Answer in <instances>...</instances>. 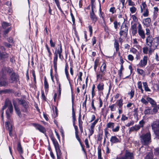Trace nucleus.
<instances>
[{
  "instance_id": "60",
  "label": "nucleus",
  "mask_w": 159,
  "mask_h": 159,
  "mask_svg": "<svg viewBox=\"0 0 159 159\" xmlns=\"http://www.w3.org/2000/svg\"><path fill=\"white\" fill-rule=\"evenodd\" d=\"M128 119L127 117L125 116V115L122 114V117L121 118V120L122 121H124L125 120H127Z\"/></svg>"
},
{
  "instance_id": "2",
  "label": "nucleus",
  "mask_w": 159,
  "mask_h": 159,
  "mask_svg": "<svg viewBox=\"0 0 159 159\" xmlns=\"http://www.w3.org/2000/svg\"><path fill=\"white\" fill-rule=\"evenodd\" d=\"M7 107H8V109L6 111V114L7 115V119H9L10 117V115L8 112V110H9L11 113H12L13 111V108L11 102L8 99H6L5 102L4 106L3 107L2 109V112L1 117H2V120L3 119V110L5 109Z\"/></svg>"
},
{
  "instance_id": "46",
  "label": "nucleus",
  "mask_w": 159,
  "mask_h": 159,
  "mask_svg": "<svg viewBox=\"0 0 159 159\" xmlns=\"http://www.w3.org/2000/svg\"><path fill=\"white\" fill-rule=\"evenodd\" d=\"M143 51L144 53L147 54L148 52L149 49L147 47H144L143 48Z\"/></svg>"
},
{
  "instance_id": "55",
  "label": "nucleus",
  "mask_w": 159,
  "mask_h": 159,
  "mask_svg": "<svg viewBox=\"0 0 159 159\" xmlns=\"http://www.w3.org/2000/svg\"><path fill=\"white\" fill-rule=\"evenodd\" d=\"M50 46L52 47H55L56 43L55 42H53L52 41V39H51L50 40Z\"/></svg>"
},
{
  "instance_id": "29",
  "label": "nucleus",
  "mask_w": 159,
  "mask_h": 159,
  "mask_svg": "<svg viewBox=\"0 0 159 159\" xmlns=\"http://www.w3.org/2000/svg\"><path fill=\"white\" fill-rule=\"evenodd\" d=\"M99 65V61L98 59H96L94 61V69L95 72H96V69L97 66Z\"/></svg>"
},
{
  "instance_id": "26",
  "label": "nucleus",
  "mask_w": 159,
  "mask_h": 159,
  "mask_svg": "<svg viewBox=\"0 0 159 159\" xmlns=\"http://www.w3.org/2000/svg\"><path fill=\"white\" fill-rule=\"evenodd\" d=\"M144 113L145 115L152 114L153 113L152 112V110L149 107H147L144 111Z\"/></svg>"
},
{
  "instance_id": "19",
  "label": "nucleus",
  "mask_w": 159,
  "mask_h": 159,
  "mask_svg": "<svg viewBox=\"0 0 159 159\" xmlns=\"http://www.w3.org/2000/svg\"><path fill=\"white\" fill-rule=\"evenodd\" d=\"M159 120H156L154 121L151 125L152 129L154 130H156L157 128H159Z\"/></svg>"
},
{
  "instance_id": "6",
  "label": "nucleus",
  "mask_w": 159,
  "mask_h": 159,
  "mask_svg": "<svg viewBox=\"0 0 159 159\" xmlns=\"http://www.w3.org/2000/svg\"><path fill=\"white\" fill-rule=\"evenodd\" d=\"M50 138L54 146L57 155H62V153L60 148L59 145L57 140L54 138L53 136H51Z\"/></svg>"
},
{
  "instance_id": "36",
  "label": "nucleus",
  "mask_w": 159,
  "mask_h": 159,
  "mask_svg": "<svg viewBox=\"0 0 159 159\" xmlns=\"http://www.w3.org/2000/svg\"><path fill=\"white\" fill-rule=\"evenodd\" d=\"M20 104L22 105L23 107H28L27 102L25 100H20Z\"/></svg>"
},
{
  "instance_id": "18",
  "label": "nucleus",
  "mask_w": 159,
  "mask_h": 159,
  "mask_svg": "<svg viewBox=\"0 0 159 159\" xmlns=\"http://www.w3.org/2000/svg\"><path fill=\"white\" fill-rule=\"evenodd\" d=\"M110 142L111 143H115L120 142L119 139L116 136H112L110 139Z\"/></svg>"
},
{
  "instance_id": "31",
  "label": "nucleus",
  "mask_w": 159,
  "mask_h": 159,
  "mask_svg": "<svg viewBox=\"0 0 159 159\" xmlns=\"http://www.w3.org/2000/svg\"><path fill=\"white\" fill-rule=\"evenodd\" d=\"M137 72L138 74L143 76H144L145 75V71L142 69L138 68L137 69Z\"/></svg>"
},
{
  "instance_id": "10",
  "label": "nucleus",
  "mask_w": 159,
  "mask_h": 159,
  "mask_svg": "<svg viewBox=\"0 0 159 159\" xmlns=\"http://www.w3.org/2000/svg\"><path fill=\"white\" fill-rule=\"evenodd\" d=\"M148 60V57L147 56H144L138 64L140 67H144L147 65Z\"/></svg>"
},
{
  "instance_id": "45",
  "label": "nucleus",
  "mask_w": 159,
  "mask_h": 159,
  "mask_svg": "<svg viewBox=\"0 0 159 159\" xmlns=\"http://www.w3.org/2000/svg\"><path fill=\"white\" fill-rule=\"evenodd\" d=\"M127 32L125 31H124L120 30L119 32V34L120 37L122 36H126L127 34Z\"/></svg>"
},
{
  "instance_id": "28",
  "label": "nucleus",
  "mask_w": 159,
  "mask_h": 159,
  "mask_svg": "<svg viewBox=\"0 0 159 159\" xmlns=\"http://www.w3.org/2000/svg\"><path fill=\"white\" fill-rule=\"evenodd\" d=\"M115 124L113 122H109L107 125V128H110L112 129L115 126Z\"/></svg>"
},
{
  "instance_id": "12",
  "label": "nucleus",
  "mask_w": 159,
  "mask_h": 159,
  "mask_svg": "<svg viewBox=\"0 0 159 159\" xmlns=\"http://www.w3.org/2000/svg\"><path fill=\"white\" fill-rule=\"evenodd\" d=\"M33 125L36 129L39 130V131L43 134H45L46 130L45 128L42 125L36 123L33 124Z\"/></svg>"
},
{
  "instance_id": "63",
  "label": "nucleus",
  "mask_w": 159,
  "mask_h": 159,
  "mask_svg": "<svg viewBox=\"0 0 159 159\" xmlns=\"http://www.w3.org/2000/svg\"><path fill=\"white\" fill-rule=\"evenodd\" d=\"M145 124V122L144 120H142L139 122V126H140V127H143V125Z\"/></svg>"
},
{
  "instance_id": "43",
  "label": "nucleus",
  "mask_w": 159,
  "mask_h": 159,
  "mask_svg": "<svg viewBox=\"0 0 159 159\" xmlns=\"http://www.w3.org/2000/svg\"><path fill=\"white\" fill-rule=\"evenodd\" d=\"M109 108H110L111 111H114L116 110V107L115 104H113L109 106Z\"/></svg>"
},
{
  "instance_id": "13",
  "label": "nucleus",
  "mask_w": 159,
  "mask_h": 159,
  "mask_svg": "<svg viewBox=\"0 0 159 159\" xmlns=\"http://www.w3.org/2000/svg\"><path fill=\"white\" fill-rule=\"evenodd\" d=\"M106 72H105L102 70L101 71V70H100L99 71L97 72L96 73L97 79V80H102L103 76L105 75Z\"/></svg>"
},
{
  "instance_id": "4",
  "label": "nucleus",
  "mask_w": 159,
  "mask_h": 159,
  "mask_svg": "<svg viewBox=\"0 0 159 159\" xmlns=\"http://www.w3.org/2000/svg\"><path fill=\"white\" fill-rule=\"evenodd\" d=\"M140 139L142 144L146 145L149 144L150 142L151 135L150 133L143 134L140 136Z\"/></svg>"
},
{
  "instance_id": "47",
  "label": "nucleus",
  "mask_w": 159,
  "mask_h": 159,
  "mask_svg": "<svg viewBox=\"0 0 159 159\" xmlns=\"http://www.w3.org/2000/svg\"><path fill=\"white\" fill-rule=\"evenodd\" d=\"M130 52L133 54H136L138 52L137 50L134 48H131L130 49Z\"/></svg>"
},
{
  "instance_id": "24",
  "label": "nucleus",
  "mask_w": 159,
  "mask_h": 159,
  "mask_svg": "<svg viewBox=\"0 0 159 159\" xmlns=\"http://www.w3.org/2000/svg\"><path fill=\"white\" fill-rule=\"evenodd\" d=\"M107 66L105 61L103 62L100 67V70L106 72L107 71Z\"/></svg>"
},
{
  "instance_id": "58",
  "label": "nucleus",
  "mask_w": 159,
  "mask_h": 159,
  "mask_svg": "<svg viewBox=\"0 0 159 159\" xmlns=\"http://www.w3.org/2000/svg\"><path fill=\"white\" fill-rule=\"evenodd\" d=\"M17 150L20 153H22L23 152L21 146L20 144H18V145Z\"/></svg>"
},
{
  "instance_id": "42",
  "label": "nucleus",
  "mask_w": 159,
  "mask_h": 159,
  "mask_svg": "<svg viewBox=\"0 0 159 159\" xmlns=\"http://www.w3.org/2000/svg\"><path fill=\"white\" fill-rule=\"evenodd\" d=\"M128 2V5L129 6L133 7L135 5V3L131 0H127Z\"/></svg>"
},
{
  "instance_id": "20",
  "label": "nucleus",
  "mask_w": 159,
  "mask_h": 159,
  "mask_svg": "<svg viewBox=\"0 0 159 159\" xmlns=\"http://www.w3.org/2000/svg\"><path fill=\"white\" fill-rule=\"evenodd\" d=\"M8 54L5 52H1L0 51V56L2 59L4 60L7 58L8 57Z\"/></svg>"
},
{
  "instance_id": "33",
  "label": "nucleus",
  "mask_w": 159,
  "mask_h": 159,
  "mask_svg": "<svg viewBox=\"0 0 159 159\" xmlns=\"http://www.w3.org/2000/svg\"><path fill=\"white\" fill-rule=\"evenodd\" d=\"M123 100L121 99L117 101V105L119 108H122L123 104Z\"/></svg>"
},
{
  "instance_id": "38",
  "label": "nucleus",
  "mask_w": 159,
  "mask_h": 159,
  "mask_svg": "<svg viewBox=\"0 0 159 159\" xmlns=\"http://www.w3.org/2000/svg\"><path fill=\"white\" fill-rule=\"evenodd\" d=\"M154 43H156L157 45L156 46H157L159 44V36L156 37L155 38H154Z\"/></svg>"
},
{
  "instance_id": "57",
  "label": "nucleus",
  "mask_w": 159,
  "mask_h": 159,
  "mask_svg": "<svg viewBox=\"0 0 159 159\" xmlns=\"http://www.w3.org/2000/svg\"><path fill=\"white\" fill-rule=\"evenodd\" d=\"M10 125V122L9 121L6 122L5 123V126L6 128L8 130L10 129L11 128H10L9 125Z\"/></svg>"
},
{
  "instance_id": "53",
  "label": "nucleus",
  "mask_w": 159,
  "mask_h": 159,
  "mask_svg": "<svg viewBox=\"0 0 159 159\" xmlns=\"http://www.w3.org/2000/svg\"><path fill=\"white\" fill-rule=\"evenodd\" d=\"M28 107H23L21 108V111H22L25 112V113H28Z\"/></svg>"
},
{
  "instance_id": "8",
  "label": "nucleus",
  "mask_w": 159,
  "mask_h": 159,
  "mask_svg": "<svg viewBox=\"0 0 159 159\" xmlns=\"http://www.w3.org/2000/svg\"><path fill=\"white\" fill-rule=\"evenodd\" d=\"M138 33L139 36L142 39H144L145 38V32L143 29L141 24L139 23H138Z\"/></svg>"
},
{
  "instance_id": "3",
  "label": "nucleus",
  "mask_w": 159,
  "mask_h": 159,
  "mask_svg": "<svg viewBox=\"0 0 159 159\" xmlns=\"http://www.w3.org/2000/svg\"><path fill=\"white\" fill-rule=\"evenodd\" d=\"M134 156L133 153L130 152L129 150H126L124 154L121 152L117 156L116 159H134Z\"/></svg>"
},
{
  "instance_id": "56",
  "label": "nucleus",
  "mask_w": 159,
  "mask_h": 159,
  "mask_svg": "<svg viewBox=\"0 0 159 159\" xmlns=\"http://www.w3.org/2000/svg\"><path fill=\"white\" fill-rule=\"evenodd\" d=\"M83 75V73L81 72H79L78 74V79L80 81H82V76Z\"/></svg>"
},
{
  "instance_id": "51",
  "label": "nucleus",
  "mask_w": 159,
  "mask_h": 159,
  "mask_svg": "<svg viewBox=\"0 0 159 159\" xmlns=\"http://www.w3.org/2000/svg\"><path fill=\"white\" fill-rule=\"evenodd\" d=\"M148 101H149V102L152 105H154L155 104V102L153 100L150 98H147Z\"/></svg>"
},
{
  "instance_id": "50",
  "label": "nucleus",
  "mask_w": 159,
  "mask_h": 159,
  "mask_svg": "<svg viewBox=\"0 0 159 159\" xmlns=\"http://www.w3.org/2000/svg\"><path fill=\"white\" fill-rule=\"evenodd\" d=\"M124 70L123 66H121L120 68L118 71V74L120 77H121L122 75V71Z\"/></svg>"
},
{
  "instance_id": "11",
  "label": "nucleus",
  "mask_w": 159,
  "mask_h": 159,
  "mask_svg": "<svg viewBox=\"0 0 159 159\" xmlns=\"http://www.w3.org/2000/svg\"><path fill=\"white\" fill-rule=\"evenodd\" d=\"M153 40H154V38H153L152 35L147 36L146 39V44L149 47H151L153 43Z\"/></svg>"
},
{
  "instance_id": "17",
  "label": "nucleus",
  "mask_w": 159,
  "mask_h": 159,
  "mask_svg": "<svg viewBox=\"0 0 159 159\" xmlns=\"http://www.w3.org/2000/svg\"><path fill=\"white\" fill-rule=\"evenodd\" d=\"M83 122L81 120V116L80 115L78 118V125L81 133L83 132Z\"/></svg>"
},
{
  "instance_id": "7",
  "label": "nucleus",
  "mask_w": 159,
  "mask_h": 159,
  "mask_svg": "<svg viewBox=\"0 0 159 159\" xmlns=\"http://www.w3.org/2000/svg\"><path fill=\"white\" fill-rule=\"evenodd\" d=\"M140 12L143 13V15L144 17H147L149 15V11L147 5L145 2H143L141 5H140Z\"/></svg>"
},
{
  "instance_id": "54",
  "label": "nucleus",
  "mask_w": 159,
  "mask_h": 159,
  "mask_svg": "<svg viewBox=\"0 0 159 159\" xmlns=\"http://www.w3.org/2000/svg\"><path fill=\"white\" fill-rule=\"evenodd\" d=\"M75 137L78 140V141L80 143L81 146H82V144L81 141V140L80 138L79 137L78 135V133H75Z\"/></svg>"
},
{
  "instance_id": "48",
  "label": "nucleus",
  "mask_w": 159,
  "mask_h": 159,
  "mask_svg": "<svg viewBox=\"0 0 159 159\" xmlns=\"http://www.w3.org/2000/svg\"><path fill=\"white\" fill-rule=\"evenodd\" d=\"M114 27L115 29L117 30L118 28V25H119V23H118L117 21L115 20L113 22Z\"/></svg>"
},
{
  "instance_id": "34",
  "label": "nucleus",
  "mask_w": 159,
  "mask_h": 159,
  "mask_svg": "<svg viewBox=\"0 0 159 159\" xmlns=\"http://www.w3.org/2000/svg\"><path fill=\"white\" fill-rule=\"evenodd\" d=\"M129 10L131 14H134L136 12L137 9L134 6L130 7L129 8Z\"/></svg>"
},
{
  "instance_id": "52",
  "label": "nucleus",
  "mask_w": 159,
  "mask_h": 159,
  "mask_svg": "<svg viewBox=\"0 0 159 159\" xmlns=\"http://www.w3.org/2000/svg\"><path fill=\"white\" fill-rule=\"evenodd\" d=\"M72 117L73 120H76L75 111L74 108H72Z\"/></svg>"
},
{
  "instance_id": "62",
  "label": "nucleus",
  "mask_w": 159,
  "mask_h": 159,
  "mask_svg": "<svg viewBox=\"0 0 159 159\" xmlns=\"http://www.w3.org/2000/svg\"><path fill=\"white\" fill-rule=\"evenodd\" d=\"M134 90L132 89L131 90L130 92L129 93V94L130 96V98H132L134 97Z\"/></svg>"
},
{
  "instance_id": "39",
  "label": "nucleus",
  "mask_w": 159,
  "mask_h": 159,
  "mask_svg": "<svg viewBox=\"0 0 159 159\" xmlns=\"http://www.w3.org/2000/svg\"><path fill=\"white\" fill-rule=\"evenodd\" d=\"M10 25L9 23L6 22H3L2 24V26L4 29H6V28Z\"/></svg>"
},
{
  "instance_id": "41",
  "label": "nucleus",
  "mask_w": 159,
  "mask_h": 159,
  "mask_svg": "<svg viewBox=\"0 0 159 159\" xmlns=\"http://www.w3.org/2000/svg\"><path fill=\"white\" fill-rule=\"evenodd\" d=\"M98 159H102L101 156V149L98 148Z\"/></svg>"
},
{
  "instance_id": "49",
  "label": "nucleus",
  "mask_w": 159,
  "mask_h": 159,
  "mask_svg": "<svg viewBox=\"0 0 159 159\" xmlns=\"http://www.w3.org/2000/svg\"><path fill=\"white\" fill-rule=\"evenodd\" d=\"M153 156L152 154L150 153H148L145 157V159H152Z\"/></svg>"
},
{
  "instance_id": "15",
  "label": "nucleus",
  "mask_w": 159,
  "mask_h": 159,
  "mask_svg": "<svg viewBox=\"0 0 159 159\" xmlns=\"http://www.w3.org/2000/svg\"><path fill=\"white\" fill-rule=\"evenodd\" d=\"M13 104L14 106L15 110L17 114L20 117L22 116V115L19 108L16 106V104L13 101Z\"/></svg>"
},
{
  "instance_id": "64",
  "label": "nucleus",
  "mask_w": 159,
  "mask_h": 159,
  "mask_svg": "<svg viewBox=\"0 0 159 159\" xmlns=\"http://www.w3.org/2000/svg\"><path fill=\"white\" fill-rule=\"evenodd\" d=\"M84 143L86 146V147L87 148H89V144L88 140L87 139H85Z\"/></svg>"
},
{
  "instance_id": "23",
  "label": "nucleus",
  "mask_w": 159,
  "mask_h": 159,
  "mask_svg": "<svg viewBox=\"0 0 159 159\" xmlns=\"http://www.w3.org/2000/svg\"><path fill=\"white\" fill-rule=\"evenodd\" d=\"M151 22V19L150 18H147L143 20V23L144 25L148 26Z\"/></svg>"
},
{
  "instance_id": "14",
  "label": "nucleus",
  "mask_w": 159,
  "mask_h": 159,
  "mask_svg": "<svg viewBox=\"0 0 159 159\" xmlns=\"http://www.w3.org/2000/svg\"><path fill=\"white\" fill-rule=\"evenodd\" d=\"M137 24L134 23L131 25V32L133 35H135L137 33Z\"/></svg>"
},
{
  "instance_id": "59",
  "label": "nucleus",
  "mask_w": 159,
  "mask_h": 159,
  "mask_svg": "<svg viewBox=\"0 0 159 159\" xmlns=\"http://www.w3.org/2000/svg\"><path fill=\"white\" fill-rule=\"evenodd\" d=\"M128 59L129 61H132L134 59V57L132 55L129 54L128 56Z\"/></svg>"
},
{
  "instance_id": "37",
  "label": "nucleus",
  "mask_w": 159,
  "mask_h": 159,
  "mask_svg": "<svg viewBox=\"0 0 159 159\" xmlns=\"http://www.w3.org/2000/svg\"><path fill=\"white\" fill-rule=\"evenodd\" d=\"M120 126L118 125L117 124V125L116 126L115 128L113 127L112 129V131L113 132H118L120 129Z\"/></svg>"
},
{
  "instance_id": "30",
  "label": "nucleus",
  "mask_w": 159,
  "mask_h": 159,
  "mask_svg": "<svg viewBox=\"0 0 159 159\" xmlns=\"http://www.w3.org/2000/svg\"><path fill=\"white\" fill-rule=\"evenodd\" d=\"M44 89H45L46 91H48L49 87V85L46 77H45L44 78Z\"/></svg>"
},
{
  "instance_id": "40",
  "label": "nucleus",
  "mask_w": 159,
  "mask_h": 159,
  "mask_svg": "<svg viewBox=\"0 0 159 159\" xmlns=\"http://www.w3.org/2000/svg\"><path fill=\"white\" fill-rule=\"evenodd\" d=\"M65 72L68 80L69 81L70 80V78L69 77V74L68 70V69H65Z\"/></svg>"
},
{
  "instance_id": "27",
  "label": "nucleus",
  "mask_w": 159,
  "mask_h": 159,
  "mask_svg": "<svg viewBox=\"0 0 159 159\" xmlns=\"http://www.w3.org/2000/svg\"><path fill=\"white\" fill-rule=\"evenodd\" d=\"M119 43L118 41L116 39L115 40V42L114 43V46L115 48L116 51L117 52L119 50Z\"/></svg>"
},
{
  "instance_id": "44",
  "label": "nucleus",
  "mask_w": 159,
  "mask_h": 159,
  "mask_svg": "<svg viewBox=\"0 0 159 159\" xmlns=\"http://www.w3.org/2000/svg\"><path fill=\"white\" fill-rule=\"evenodd\" d=\"M45 47L46 48V49L48 51V52L49 53L48 56L49 57L51 58V56L52 55V53L50 51V48L48 47V45L47 44H46L45 45Z\"/></svg>"
},
{
  "instance_id": "5",
  "label": "nucleus",
  "mask_w": 159,
  "mask_h": 159,
  "mask_svg": "<svg viewBox=\"0 0 159 159\" xmlns=\"http://www.w3.org/2000/svg\"><path fill=\"white\" fill-rule=\"evenodd\" d=\"M6 76V71L5 69H2L0 72V86H6L7 85Z\"/></svg>"
},
{
  "instance_id": "16",
  "label": "nucleus",
  "mask_w": 159,
  "mask_h": 159,
  "mask_svg": "<svg viewBox=\"0 0 159 159\" xmlns=\"http://www.w3.org/2000/svg\"><path fill=\"white\" fill-rule=\"evenodd\" d=\"M18 76L15 73H13L10 76V80L11 81V82H16L18 80Z\"/></svg>"
},
{
  "instance_id": "25",
  "label": "nucleus",
  "mask_w": 159,
  "mask_h": 159,
  "mask_svg": "<svg viewBox=\"0 0 159 159\" xmlns=\"http://www.w3.org/2000/svg\"><path fill=\"white\" fill-rule=\"evenodd\" d=\"M128 30V27L125 24L123 23L121 26L120 30L124 31L127 32Z\"/></svg>"
},
{
  "instance_id": "32",
  "label": "nucleus",
  "mask_w": 159,
  "mask_h": 159,
  "mask_svg": "<svg viewBox=\"0 0 159 159\" xmlns=\"http://www.w3.org/2000/svg\"><path fill=\"white\" fill-rule=\"evenodd\" d=\"M97 88L98 91H102L104 89V84L103 83H99L98 85Z\"/></svg>"
},
{
  "instance_id": "21",
  "label": "nucleus",
  "mask_w": 159,
  "mask_h": 159,
  "mask_svg": "<svg viewBox=\"0 0 159 159\" xmlns=\"http://www.w3.org/2000/svg\"><path fill=\"white\" fill-rule=\"evenodd\" d=\"M90 16L91 20H92V21L94 23H95L97 21V17L94 13H93V12L92 13H90Z\"/></svg>"
},
{
  "instance_id": "61",
  "label": "nucleus",
  "mask_w": 159,
  "mask_h": 159,
  "mask_svg": "<svg viewBox=\"0 0 159 159\" xmlns=\"http://www.w3.org/2000/svg\"><path fill=\"white\" fill-rule=\"evenodd\" d=\"M102 134H99L98 135V140L100 141H101V140L102 139Z\"/></svg>"
},
{
  "instance_id": "1",
  "label": "nucleus",
  "mask_w": 159,
  "mask_h": 159,
  "mask_svg": "<svg viewBox=\"0 0 159 159\" xmlns=\"http://www.w3.org/2000/svg\"><path fill=\"white\" fill-rule=\"evenodd\" d=\"M58 48H55V52H53L54 57L53 60V67L55 69V72H57V61L58 60V55L59 58L61 59L63 58V57L62 54V49L61 44L58 45Z\"/></svg>"
},
{
  "instance_id": "22",
  "label": "nucleus",
  "mask_w": 159,
  "mask_h": 159,
  "mask_svg": "<svg viewBox=\"0 0 159 159\" xmlns=\"http://www.w3.org/2000/svg\"><path fill=\"white\" fill-rule=\"evenodd\" d=\"M153 14L152 16L153 18L155 20L157 17V13L159 11V9L157 7H154Z\"/></svg>"
},
{
  "instance_id": "35",
  "label": "nucleus",
  "mask_w": 159,
  "mask_h": 159,
  "mask_svg": "<svg viewBox=\"0 0 159 159\" xmlns=\"http://www.w3.org/2000/svg\"><path fill=\"white\" fill-rule=\"evenodd\" d=\"M143 84L145 91L147 92H150L151 91V90L148 87L147 83L146 82H143Z\"/></svg>"
},
{
  "instance_id": "9",
  "label": "nucleus",
  "mask_w": 159,
  "mask_h": 159,
  "mask_svg": "<svg viewBox=\"0 0 159 159\" xmlns=\"http://www.w3.org/2000/svg\"><path fill=\"white\" fill-rule=\"evenodd\" d=\"M98 120L99 119L98 118L95 120L91 124L90 128L89 129V134L88 135V137L89 138H90V136L93 134L95 126L96 124L98 122Z\"/></svg>"
}]
</instances>
